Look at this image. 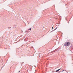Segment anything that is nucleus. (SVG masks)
Masks as SVG:
<instances>
[{"mask_svg":"<svg viewBox=\"0 0 73 73\" xmlns=\"http://www.w3.org/2000/svg\"><path fill=\"white\" fill-rule=\"evenodd\" d=\"M52 29H53V27H52Z\"/></svg>","mask_w":73,"mask_h":73,"instance_id":"nucleus-8","label":"nucleus"},{"mask_svg":"<svg viewBox=\"0 0 73 73\" xmlns=\"http://www.w3.org/2000/svg\"><path fill=\"white\" fill-rule=\"evenodd\" d=\"M32 29V28H31L30 29H28V30H31Z\"/></svg>","mask_w":73,"mask_h":73,"instance_id":"nucleus-3","label":"nucleus"},{"mask_svg":"<svg viewBox=\"0 0 73 73\" xmlns=\"http://www.w3.org/2000/svg\"><path fill=\"white\" fill-rule=\"evenodd\" d=\"M64 71H65V70H62V72H64Z\"/></svg>","mask_w":73,"mask_h":73,"instance_id":"nucleus-4","label":"nucleus"},{"mask_svg":"<svg viewBox=\"0 0 73 73\" xmlns=\"http://www.w3.org/2000/svg\"><path fill=\"white\" fill-rule=\"evenodd\" d=\"M11 28V27H8V28H9V29Z\"/></svg>","mask_w":73,"mask_h":73,"instance_id":"nucleus-5","label":"nucleus"},{"mask_svg":"<svg viewBox=\"0 0 73 73\" xmlns=\"http://www.w3.org/2000/svg\"><path fill=\"white\" fill-rule=\"evenodd\" d=\"M70 45V43L69 42H66L64 44V46H68Z\"/></svg>","mask_w":73,"mask_h":73,"instance_id":"nucleus-1","label":"nucleus"},{"mask_svg":"<svg viewBox=\"0 0 73 73\" xmlns=\"http://www.w3.org/2000/svg\"><path fill=\"white\" fill-rule=\"evenodd\" d=\"M25 32H28V31H25Z\"/></svg>","mask_w":73,"mask_h":73,"instance_id":"nucleus-6","label":"nucleus"},{"mask_svg":"<svg viewBox=\"0 0 73 73\" xmlns=\"http://www.w3.org/2000/svg\"><path fill=\"white\" fill-rule=\"evenodd\" d=\"M61 68H60L58 70H56V72H58L59 71V70H61Z\"/></svg>","mask_w":73,"mask_h":73,"instance_id":"nucleus-2","label":"nucleus"},{"mask_svg":"<svg viewBox=\"0 0 73 73\" xmlns=\"http://www.w3.org/2000/svg\"><path fill=\"white\" fill-rule=\"evenodd\" d=\"M52 32V31H51V32Z\"/></svg>","mask_w":73,"mask_h":73,"instance_id":"nucleus-11","label":"nucleus"},{"mask_svg":"<svg viewBox=\"0 0 73 73\" xmlns=\"http://www.w3.org/2000/svg\"><path fill=\"white\" fill-rule=\"evenodd\" d=\"M56 29H57V28H56Z\"/></svg>","mask_w":73,"mask_h":73,"instance_id":"nucleus-10","label":"nucleus"},{"mask_svg":"<svg viewBox=\"0 0 73 73\" xmlns=\"http://www.w3.org/2000/svg\"><path fill=\"white\" fill-rule=\"evenodd\" d=\"M55 52V51H53L52 52V53H53V52Z\"/></svg>","mask_w":73,"mask_h":73,"instance_id":"nucleus-7","label":"nucleus"},{"mask_svg":"<svg viewBox=\"0 0 73 73\" xmlns=\"http://www.w3.org/2000/svg\"><path fill=\"white\" fill-rule=\"evenodd\" d=\"M20 72V71H19V72Z\"/></svg>","mask_w":73,"mask_h":73,"instance_id":"nucleus-9","label":"nucleus"}]
</instances>
